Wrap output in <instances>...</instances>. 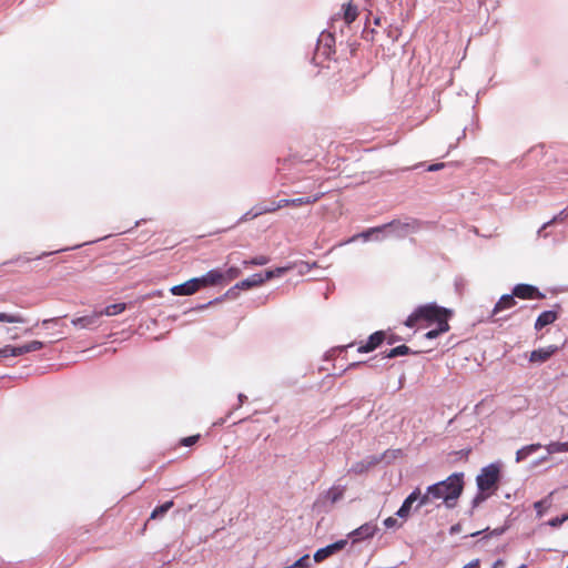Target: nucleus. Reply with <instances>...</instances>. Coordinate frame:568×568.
<instances>
[{
  "mask_svg": "<svg viewBox=\"0 0 568 568\" xmlns=\"http://www.w3.org/2000/svg\"><path fill=\"white\" fill-rule=\"evenodd\" d=\"M464 489V474L454 473L445 480L433 484L426 488L420 499L422 505H445L454 508Z\"/></svg>",
  "mask_w": 568,
  "mask_h": 568,
  "instance_id": "1",
  "label": "nucleus"
},
{
  "mask_svg": "<svg viewBox=\"0 0 568 568\" xmlns=\"http://www.w3.org/2000/svg\"><path fill=\"white\" fill-rule=\"evenodd\" d=\"M539 448H541L540 444H531V445L521 447L516 453V462L520 463V462L525 460L528 456H530L531 454L537 452Z\"/></svg>",
  "mask_w": 568,
  "mask_h": 568,
  "instance_id": "20",
  "label": "nucleus"
},
{
  "mask_svg": "<svg viewBox=\"0 0 568 568\" xmlns=\"http://www.w3.org/2000/svg\"><path fill=\"white\" fill-rule=\"evenodd\" d=\"M449 331V324L447 321H442L440 325H437L435 329H430L425 334V337L428 339H434L438 337L440 334Z\"/></svg>",
  "mask_w": 568,
  "mask_h": 568,
  "instance_id": "25",
  "label": "nucleus"
},
{
  "mask_svg": "<svg viewBox=\"0 0 568 568\" xmlns=\"http://www.w3.org/2000/svg\"><path fill=\"white\" fill-rule=\"evenodd\" d=\"M377 531V526L373 523H366L361 527L356 528L352 532L348 534V537L353 539V542H357L361 540H365L371 538Z\"/></svg>",
  "mask_w": 568,
  "mask_h": 568,
  "instance_id": "10",
  "label": "nucleus"
},
{
  "mask_svg": "<svg viewBox=\"0 0 568 568\" xmlns=\"http://www.w3.org/2000/svg\"><path fill=\"white\" fill-rule=\"evenodd\" d=\"M346 544H347V540L342 539V540H338V541H336L334 544H331V545H328V546H326L324 548H320L314 554L313 561L314 562H321V561L325 560L329 556H332L335 552L342 550L346 546Z\"/></svg>",
  "mask_w": 568,
  "mask_h": 568,
  "instance_id": "9",
  "label": "nucleus"
},
{
  "mask_svg": "<svg viewBox=\"0 0 568 568\" xmlns=\"http://www.w3.org/2000/svg\"><path fill=\"white\" fill-rule=\"evenodd\" d=\"M564 491H567V493H568V486H566V487L564 488Z\"/></svg>",
  "mask_w": 568,
  "mask_h": 568,
  "instance_id": "50",
  "label": "nucleus"
},
{
  "mask_svg": "<svg viewBox=\"0 0 568 568\" xmlns=\"http://www.w3.org/2000/svg\"><path fill=\"white\" fill-rule=\"evenodd\" d=\"M53 321H54L53 318H52V320H44V321L42 322V324H43V325H45V324H48V323H50V322H53Z\"/></svg>",
  "mask_w": 568,
  "mask_h": 568,
  "instance_id": "47",
  "label": "nucleus"
},
{
  "mask_svg": "<svg viewBox=\"0 0 568 568\" xmlns=\"http://www.w3.org/2000/svg\"><path fill=\"white\" fill-rule=\"evenodd\" d=\"M125 308H126L125 303L111 304V305H108L106 307H104L103 310H100L99 314H100V316H103V315L104 316H115V315L124 312Z\"/></svg>",
  "mask_w": 568,
  "mask_h": 568,
  "instance_id": "21",
  "label": "nucleus"
},
{
  "mask_svg": "<svg viewBox=\"0 0 568 568\" xmlns=\"http://www.w3.org/2000/svg\"><path fill=\"white\" fill-rule=\"evenodd\" d=\"M516 304L514 295H503L500 300L497 302L494 308V314H497L500 311L513 307Z\"/></svg>",
  "mask_w": 568,
  "mask_h": 568,
  "instance_id": "22",
  "label": "nucleus"
},
{
  "mask_svg": "<svg viewBox=\"0 0 568 568\" xmlns=\"http://www.w3.org/2000/svg\"><path fill=\"white\" fill-rule=\"evenodd\" d=\"M444 168V163H436L428 166V171H437L439 169Z\"/></svg>",
  "mask_w": 568,
  "mask_h": 568,
  "instance_id": "42",
  "label": "nucleus"
},
{
  "mask_svg": "<svg viewBox=\"0 0 568 568\" xmlns=\"http://www.w3.org/2000/svg\"><path fill=\"white\" fill-rule=\"evenodd\" d=\"M513 295L514 297L516 296L519 298H534L536 296H540L538 290L535 286L528 284L516 285L513 291Z\"/></svg>",
  "mask_w": 568,
  "mask_h": 568,
  "instance_id": "14",
  "label": "nucleus"
},
{
  "mask_svg": "<svg viewBox=\"0 0 568 568\" xmlns=\"http://www.w3.org/2000/svg\"><path fill=\"white\" fill-rule=\"evenodd\" d=\"M566 446H567V452H568V440L566 442Z\"/></svg>",
  "mask_w": 568,
  "mask_h": 568,
  "instance_id": "52",
  "label": "nucleus"
},
{
  "mask_svg": "<svg viewBox=\"0 0 568 568\" xmlns=\"http://www.w3.org/2000/svg\"><path fill=\"white\" fill-rule=\"evenodd\" d=\"M344 14L343 18L346 24H351L358 16V10L351 2L343 6Z\"/></svg>",
  "mask_w": 568,
  "mask_h": 568,
  "instance_id": "23",
  "label": "nucleus"
},
{
  "mask_svg": "<svg viewBox=\"0 0 568 568\" xmlns=\"http://www.w3.org/2000/svg\"><path fill=\"white\" fill-rule=\"evenodd\" d=\"M384 339V333L375 332L372 334L365 345L358 347L359 353H368L374 351Z\"/></svg>",
  "mask_w": 568,
  "mask_h": 568,
  "instance_id": "17",
  "label": "nucleus"
},
{
  "mask_svg": "<svg viewBox=\"0 0 568 568\" xmlns=\"http://www.w3.org/2000/svg\"><path fill=\"white\" fill-rule=\"evenodd\" d=\"M200 290L197 278H191L183 284L171 287L170 292L173 295H192Z\"/></svg>",
  "mask_w": 568,
  "mask_h": 568,
  "instance_id": "12",
  "label": "nucleus"
},
{
  "mask_svg": "<svg viewBox=\"0 0 568 568\" xmlns=\"http://www.w3.org/2000/svg\"><path fill=\"white\" fill-rule=\"evenodd\" d=\"M44 343L41 341H31L23 345L14 346L13 353H16V357L22 356L28 353H32L43 348Z\"/></svg>",
  "mask_w": 568,
  "mask_h": 568,
  "instance_id": "16",
  "label": "nucleus"
},
{
  "mask_svg": "<svg viewBox=\"0 0 568 568\" xmlns=\"http://www.w3.org/2000/svg\"><path fill=\"white\" fill-rule=\"evenodd\" d=\"M546 459H547V457H545V456H541V459H540V462H545Z\"/></svg>",
  "mask_w": 568,
  "mask_h": 568,
  "instance_id": "49",
  "label": "nucleus"
},
{
  "mask_svg": "<svg viewBox=\"0 0 568 568\" xmlns=\"http://www.w3.org/2000/svg\"><path fill=\"white\" fill-rule=\"evenodd\" d=\"M172 506H173V501L170 500V501L164 503L161 506L155 507L151 514V519H156V518L164 516L172 508Z\"/></svg>",
  "mask_w": 568,
  "mask_h": 568,
  "instance_id": "28",
  "label": "nucleus"
},
{
  "mask_svg": "<svg viewBox=\"0 0 568 568\" xmlns=\"http://www.w3.org/2000/svg\"><path fill=\"white\" fill-rule=\"evenodd\" d=\"M548 506V500H539L534 504V507L537 511L538 517H541L544 515L545 508Z\"/></svg>",
  "mask_w": 568,
  "mask_h": 568,
  "instance_id": "35",
  "label": "nucleus"
},
{
  "mask_svg": "<svg viewBox=\"0 0 568 568\" xmlns=\"http://www.w3.org/2000/svg\"><path fill=\"white\" fill-rule=\"evenodd\" d=\"M545 448L549 455L557 453H567L566 442H551L550 444L546 445Z\"/></svg>",
  "mask_w": 568,
  "mask_h": 568,
  "instance_id": "27",
  "label": "nucleus"
},
{
  "mask_svg": "<svg viewBox=\"0 0 568 568\" xmlns=\"http://www.w3.org/2000/svg\"><path fill=\"white\" fill-rule=\"evenodd\" d=\"M384 526L386 528H396L400 527V524H398L397 519L394 517H388L384 520Z\"/></svg>",
  "mask_w": 568,
  "mask_h": 568,
  "instance_id": "38",
  "label": "nucleus"
},
{
  "mask_svg": "<svg viewBox=\"0 0 568 568\" xmlns=\"http://www.w3.org/2000/svg\"><path fill=\"white\" fill-rule=\"evenodd\" d=\"M14 346L12 345H6L2 348H0V358L6 357H16V353H13Z\"/></svg>",
  "mask_w": 568,
  "mask_h": 568,
  "instance_id": "34",
  "label": "nucleus"
},
{
  "mask_svg": "<svg viewBox=\"0 0 568 568\" xmlns=\"http://www.w3.org/2000/svg\"><path fill=\"white\" fill-rule=\"evenodd\" d=\"M0 322L24 323L26 321H24L23 316H21L20 314H9V313L0 312Z\"/></svg>",
  "mask_w": 568,
  "mask_h": 568,
  "instance_id": "29",
  "label": "nucleus"
},
{
  "mask_svg": "<svg viewBox=\"0 0 568 568\" xmlns=\"http://www.w3.org/2000/svg\"><path fill=\"white\" fill-rule=\"evenodd\" d=\"M557 320V313L554 311H545L542 312L535 323L536 329H541L542 327L554 323Z\"/></svg>",
  "mask_w": 568,
  "mask_h": 568,
  "instance_id": "18",
  "label": "nucleus"
},
{
  "mask_svg": "<svg viewBox=\"0 0 568 568\" xmlns=\"http://www.w3.org/2000/svg\"><path fill=\"white\" fill-rule=\"evenodd\" d=\"M366 468H367V466L364 463H357L352 466L351 471H353L355 474H361V473L365 471Z\"/></svg>",
  "mask_w": 568,
  "mask_h": 568,
  "instance_id": "40",
  "label": "nucleus"
},
{
  "mask_svg": "<svg viewBox=\"0 0 568 568\" xmlns=\"http://www.w3.org/2000/svg\"><path fill=\"white\" fill-rule=\"evenodd\" d=\"M552 222H554V221L551 220L550 222L545 223V224L542 225V227L538 230V233H541V232H542V230H545V229H546L550 223H552Z\"/></svg>",
  "mask_w": 568,
  "mask_h": 568,
  "instance_id": "45",
  "label": "nucleus"
},
{
  "mask_svg": "<svg viewBox=\"0 0 568 568\" xmlns=\"http://www.w3.org/2000/svg\"><path fill=\"white\" fill-rule=\"evenodd\" d=\"M100 314H99V311H93L91 314L89 315H83V316H79V317H74L71 323L78 327V328H81V329H93V328H97L99 326V318H100Z\"/></svg>",
  "mask_w": 568,
  "mask_h": 568,
  "instance_id": "8",
  "label": "nucleus"
},
{
  "mask_svg": "<svg viewBox=\"0 0 568 568\" xmlns=\"http://www.w3.org/2000/svg\"><path fill=\"white\" fill-rule=\"evenodd\" d=\"M384 234L394 235L396 237H405L406 235L417 230V222L414 220L409 221H392L383 225Z\"/></svg>",
  "mask_w": 568,
  "mask_h": 568,
  "instance_id": "4",
  "label": "nucleus"
},
{
  "mask_svg": "<svg viewBox=\"0 0 568 568\" xmlns=\"http://www.w3.org/2000/svg\"><path fill=\"white\" fill-rule=\"evenodd\" d=\"M318 199H320V195L296 197V199H292V200L283 199L277 202L276 207H285L288 205L301 206L304 204H312V203H315L316 201H318Z\"/></svg>",
  "mask_w": 568,
  "mask_h": 568,
  "instance_id": "15",
  "label": "nucleus"
},
{
  "mask_svg": "<svg viewBox=\"0 0 568 568\" xmlns=\"http://www.w3.org/2000/svg\"><path fill=\"white\" fill-rule=\"evenodd\" d=\"M423 498V493L419 488H415L404 500L402 506L396 513V516H398L402 519H406L410 510L413 508V505L416 503L415 510H418L419 508L424 507L425 505L420 504V499Z\"/></svg>",
  "mask_w": 568,
  "mask_h": 568,
  "instance_id": "5",
  "label": "nucleus"
},
{
  "mask_svg": "<svg viewBox=\"0 0 568 568\" xmlns=\"http://www.w3.org/2000/svg\"><path fill=\"white\" fill-rule=\"evenodd\" d=\"M504 567H505V561L503 559H498L497 561L494 562L491 568H504Z\"/></svg>",
  "mask_w": 568,
  "mask_h": 568,
  "instance_id": "43",
  "label": "nucleus"
},
{
  "mask_svg": "<svg viewBox=\"0 0 568 568\" xmlns=\"http://www.w3.org/2000/svg\"><path fill=\"white\" fill-rule=\"evenodd\" d=\"M568 519V515H564L562 517H556L548 521V525L551 527H559Z\"/></svg>",
  "mask_w": 568,
  "mask_h": 568,
  "instance_id": "36",
  "label": "nucleus"
},
{
  "mask_svg": "<svg viewBox=\"0 0 568 568\" xmlns=\"http://www.w3.org/2000/svg\"><path fill=\"white\" fill-rule=\"evenodd\" d=\"M277 202H271L270 204H258L251 209L248 212H246L242 217L241 221H248L251 219H255L262 214L265 213H272L278 210L280 207H276Z\"/></svg>",
  "mask_w": 568,
  "mask_h": 568,
  "instance_id": "11",
  "label": "nucleus"
},
{
  "mask_svg": "<svg viewBox=\"0 0 568 568\" xmlns=\"http://www.w3.org/2000/svg\"><path fill=\"white\" fill-rule=\"evenodd\" d=\"M518 568H526V566H525V565H521V566H520V567H518Z\"/></svg>",
  "mask_w": 568,
  "mask_h": 568,
  "instance_id": "51",
  "label": "nucleus"
},
{
  "mask_svg": "<svg viewBox=\"0 0 568 568\" xmlns=\"http://www.w3.org/2000/svg\"><path fill=\"white\" fill-rule=\"evenodd\" d=\"M196 278L200 288L224 284V273L221 270H211L206 274Z\"/></svg>",
  "mask_w": 568,
  "mask_h": 568,
  "instance_id": "7",
  "label": "nucleus"
},
{
  "mask_svg": "<svg viewBox=\"0 0 568 568\" xmlns=\"http://www.w3.org/2000/svg\"><path fill=\"white\" fill-rule=\"evenodd\" d=\"M453 312L448 308L442 307L435 303H429L418 306L405 321L407 327H414L420 322H426L428 325H440L442 321H447L452 317Z\"/></svg>",
  "mask_w": 568,
  "mask_h": 568,
  "instance_id": "2",
  "label": "nucleus"
},
{
  "mask_svg": "<svg viewBox=\"0 0 568 568\" xmlns=\"http://www.w3.org/2000/svg\"><path fill=\"white\" fill-rule=\"evenodd\" d=\"M500 478V466L498 464H490L484 467L476 477L478 494L473 500L474 507L485 501L497 489V484Z\"/></svg>",
  "mask_w": 568,
  "mask_h": 568,
  "instance_id": "3",
  "label": "nucleus"
},
{
  "mask_svg": "<svg viewBox=\"0 0 568 568\" xmlns=\"http://www.w3.org/2000/svg\"><path fill=\"white\" fill-rule=\"evenodd\" d=\"M290 270V267H277L275 270H268L266 271L264 274H262V280H263V283H265L266 281H270L274 277H280L282 276L283 274H285L287 271Z\"/></svg>",
  "mask_w": 568,
  "mask_h": 568,
  "instance_id": "26",
  "label": "nucleus"
},
{
  "mask_svg": "<svg viewBox=\"0 0 568 568\" xmlns=\"http://www.w3.org/2000/svg\"><path fill=\"white\" fill-rule=\"evenodd\" d=\"M262 284H264L263 280H262V274L256 273V274H253L252 276L239 282L237 287H241L242 290H250L252 287H256Z\"/></svg>",
  "mask_w": 568,
  "mask_h": 568,
  "instance_id": "19",
  "label": "nucleus"
},
{
  "mask_svg": "<svg viewBox=\"0 0 568 568\" xmlns=\"http://www.w3.org/2000/svg\"><path fill=\"white\" fill-rule=\"evenodd\" d=\"M552 222H554V221L551 220L550 222L545 223V224L542 225V227L538 230V233H541V232H542V230H545V229H546L550 223H552Z\"/></svg>",
  "mask_w": 568,
  "mask_h": 568,
  "instance_id": "46",
  "label": "nucleus"
},
{
  "mask_svg": "<svg viewBox=\"0 0 568 568\" xmlns=\"http://www.w3.org/2000/svg\"><path fill=\"white\" fill-rule=\"evenodd\" d=\"M10 338H11V339H17V338H18V336H17V335H11V336H10Z\"/></svg>",
  "mask_w": 568,
  "mask_h": 568,
  "instance_id": "48",
  "label": "nucleus"
},
{
  "mask_svg": "<svg viewBox=\"0 0 568 568\" xmlns=\"http://www.w3.org/2000/svg\"><path fill=\"white\" fill-rule=\"evenodd\" d=\"M568 217V206L564 209L558 215H556L552 221H564Z\"/></svg>",
  "mask_w": 568,
  "mask_h": 568,
  "instance_id": "41",
  "label": "nucleus"
},
{
  "mask_svg": "<svg viewBox=\"0 0 568 568\" xmlns=\"http://www.w3.org/2000/svg\"><path fill=\"white\" fill-rule=\"evenodd\" d=\"M294 568H312V559L308 555H304L293 564Z\"/></svg>",
  "mask_w": 568,
  "mask_h": 568,
  "instance_id": "33",
  "label": "nucleus"
},
{
  "mask_svg": "<svg viewBox=\"0 0 568 568\" xmlns=\"http://www.w3.org/2000/svg\"><path fill=\"white\" fill-rule=\"evenodd\" d=\"M242 288L241 287H237V283L232 286L230 290H227V292L225 293V297L226 298H236L239 296V291H241Z\"/></svg>",
  "mask_w": 568,
  "mask_h": 568,
  "instance_id": "37",
  "label": "nucleus"
},
{
  "mask_svg": "<svg viewBox=\"0 0 568 568\" xmlns=\"http://www.w3.org/2000/svg\"><path fill=\"white\" fill-rule=\"evenodd\" d=\"M381 234H384L383 225L371 227L359 234H356L346 240L345 242L341 243V245L353 243L358 239H362L363 241H382L385 236Z\"/></svg>",
  "mask_w": 568,
  "mask_h": 568,
  "instance_id": "6",
  "label": "nucleus"
},
{
  "mask_svg": "<svg viewBox=\"0 0 568 568\" xmlns=\"http://www.w3.org/2000/svg\"><path fill=\"white\" fill-rule=\"evenodd\" d=\"M223 273H224V283H227V282L239 277L241 274V271H240V268L232 266V267L227 268L226 271H224Z\"/></svg>",
  "mask_w": 568,
  "mask_h": 568,
  "instance_id": "32",
  "label": "nucleus"
},
{
  "mask_svg": "<svg viewBox=\"0 0 568 568\" xmlns=\"http://www.w3.org/2000/svg\"><path fill=\"white\" fill-rule=\"evenodd\" d=\"M270 262V258L265 255H260V256H255L251 260H246L243 262V265L245 267L250 266V265H255V266H261V265H265Z\"/></svg>",
  "mask_w": 568,
  "mask_h": 568,
  "instance_id": "31",
  "label": "nucleus"
},
{
  "mask_svg": "<svg viewBox=\"0 0 568 568\" xmlns=\"http://www.w3.org/2000/svg\"><path fill=\"white\" fill-rule=\"evenodd\" d=\"M409 352H410L409 347H407L406 345H399L397 347L392 348L387 353L386 357L393 358V357H397V356H404V355L409 354Z\"/></svg>",
  "mask_w": 568,
  "mask_h": 568,
  "instance_id": "30",
  "label": "nucleus"
},
{
  "mask_svg": "<svg viewBox=\"0 0 568 568\" xmlns=\"http://www.w3.org/2000/svg\"><path fill=\"white\" fill-rule=\"evenodd\" d=\"M558 351L557 346H547L544 348L535 349L530 353L529 361L531 363L541 364L549 359Z\"/></svg>",
  "mask_w": 568,
  "mask_h": 568,
  "instance_id": "13",
  "label": "nucleus"
},
{
  "mask_svg": "<svg viewBox=\"0 0 568 568\" xmlns=\"http://www.w3.org/2000/svg\"><path fill=\"white\" fill-rule=\"evenodd\" d=\"M567 568H568V566H567Z\"/></svg>",
  "mask_w": 568,
  "mask_h": 568,
  "instance_id": "53",
  "label": "nucleus"
},
{
  "mask_svg": "<svg viewBox=\"0 0 568 568\" xmlns=\"http://www.w3.org/2000/svg\"><path fill=\"white\" fill-rule=\"evenodd\" d=\"M345 493V488L342 486H334L332 487L326 495V498L332 503L335 504L339 501Z\"/></svg>",
  "mask_w": 568,
  "mask_h": 568,
  "instance_id": "24",
  "label": "nucleus"
},
{
  "mask_svg": "<svg viewBox=\"0 0 568 568\" xmlns=\"http://www.w3.org/2000/svg\"><path fill=\"white\" fill-rule=\"evenodd\" d=\"M246 399V396L244 394H239V405L237 407H240L244 400Z\"/></svg>",
  "mask_w": 568,
  "mask_h": 568,
  "instance_id": "44",
  "label": "nucleus"
},
{
  "mask_svg": "<svg viewBox=\"0 0 568 568\" xmlns=\"http://www.w3.org/2000/svg\"><path fill=\"white\" fill-rule=\"evenodd\" d=\"M199 439V435H194V436H189V437H185L181 440V444L183 446H192L194 445Z\"/></svg>",
  "mask_w": 568,
  "mask_h": 568,
  "instance_id": "39",
  "label": "nucleus"
}]
</instances>
